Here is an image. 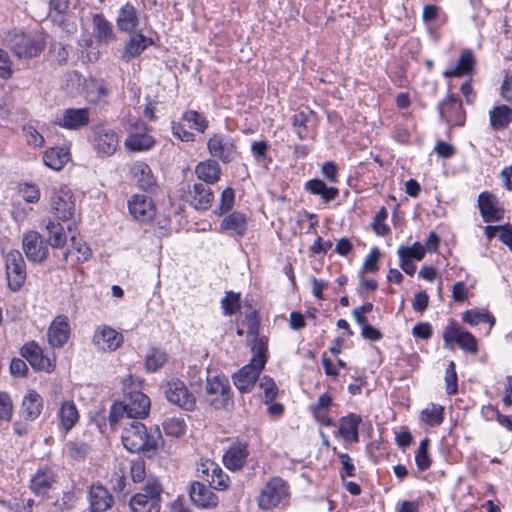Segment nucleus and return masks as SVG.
<instances>
[{"label":"nucleus","instance_id":"f257e3e1","mask_svg":"<svg viewBox=\"0 0 512 512\" xmlns=\"http://www.w3.org/2000/svg\"><path fill=\"white\" fill-rule=\"evenodd\" d=\"M123 385V401L115 402L110 410L109 422L112 429H116V425L124 417L130 420L144 418L149 414L151 406L150 399L137 387H133L131 376L124 379Z\"/></svg>","mask_w":512,"mask_h":512},{"label":"nucleus","instance_id":"f03ea898","mask_svg":"<svg viewBox=\"0 0 512 512\" xmlns=\"http://www.w3.org/2000/svg\"><path fill=\"white\" fill-rule=\"evenodd\" d=\"M253 351L254 356L250 362L233 375L234 385L242 393L249 392L254 387L267 361V347L264 342H257Z\"/></svg>","mask_w":512,"mask_h":512},{"label":"nucleus","instance_id":"7ed1b4c3","mask_svg":"<svg viewBox=\"0 0 512 512\" xmlns=\"http://www.w3.org/2000/svg\"><path fill=\"white\" fill-rule=\"evenodd\" d=\"M121 440L125 449L131 453L154 452L157 447V437L148 433L146 426L136 420L124 427Z\"/></svg>","mask_w":512,"mask_h":512},{"label":"nucleus","instance_id":"20e7f679","mask_svg":"<svg viewBox=\"0 0 512 512\" xmlns=\"http://www.w3.org/2000/svg\"><path fill=\"white\" fill-rule=\"evenodd\" d=\"M5 42L18 58L36 57L45 48V42L42 38L16 30L8 33Z\"/></svg>","mask_w":512,"mask_h":512},{"label":"nucleus","instance_id":"39448f33","mask_svg":"<svg viewBox=\"0 0 512 512\" xmlns=\"http://www.w3.org/2000/svg\"><path fill=\"white\" fill-rule=\"evenodd\" d=\"M205 399L215 409H228L233 404L228 378L223 374L208 376Z\"/></svg>","mask_w":512,"mask_h":512},{"label":"nucleus","instance_id":"423d86ee","mask_svg":"<svg viewBox=\"0 0 512 512\" xmlns=\"http://www.w3.org/2000/svg\"><path fill=\"white\" fill-rule=\"evenodd\" d=\"M162 492L163 488L157 480H148L142 491L131 498L130 507L132 511L160 512Z\"/></svg>","mask_w":512,"mask_h":512},{"label":"nucleus","instance_id":"0eeeda50","mask_svg":"<svg viewBox=\"0 0 512 512\" xmlns=\"http://www.w3.org/2000/svg\"><path fill=\"white\" fill-rule=\"evenodd\" d=\"M161 390L163 391L167 401L171 404L186 411H193L195 409L196 398L182 380L173 378L164 381L161 384Z\"/></svg>","mask_w":512,"mask_h":512},{"label":"nucleus","instance_id":"6e6552de","mask_svg":"<svg viewBox=\"0 0 512 512\" xmlns=\"http://www.w3.org/2000/svg\"><path fill=\"white\" fill-rule=\"evenodd\" d=\"M288 496L289 487L286 482L279 477H273L262 488L258 505L261 509H272L287 501Z\"/></svg>","mask_w":512,"mask_h":512},{"label":"nucleus","instance_id":"1a4fd4ad","mask_svg":"<svg viewBox=\"0 0 512 512\" xmlns=\"http://www.w3.org/2000/svg\"><path fill=\"white\" fill-rule=\"evenodd\" d=\"M209 154L224 164L234 161L238 156L235 139L223 133L213 134L207 141Z\"/></svg>","mask_w":512,"mask_h":512},{"label":"nucleus","instance_id":"9d476101","mask_svg":"<svg viewBox=\"0 0 512 512\" xmlns=\"http://www.w3.org/2000/svg\"><path fill=\"white\" fill-rule=\"evenodd\" d=\"M92 131L93 147L98 155L103 157L113 155L119 145L117 133L102 123L94 125Z\"/></svg>","mask_w":512,"mask_h":512},{"label":"nucleus","instance_id":"9b49d317","mask_svg":"<svg viewBox=\"0 0 512 512\" xmlns=\"http://www.w3.org/2000/svg\"><path fill=\"white\" fill-rule=\"evenodd\" d=\"M445 347L452 348L456 342L464 351L476 354L478 351L476 338L468 331L461 330L455 321L451 320L443 332Z\"/></svg>","mask_w":512,"mask_h":512},{"label":"nucleus","instance_id":"f8f14e48","mask_svg":"<svg viewBox=\"0 0 512 512\" xmlns=\"http://www.w3.org/2000/svg\"><path fill=\"white\" fill-rule=\"evenodd\" d=\"M6 275L8 286L18 291L26 279V265L19 250H11L6 256Z\"/></svg>","mask_w":512,"mask_h":512},{"label":"nucleus","instance_id":"ddd939ff","mask_svg":"<svg viewBox=\"0 0 512 512\" xmlns=\"http://www.w3.org/2000/svg\"><path fill=\"white\" fill-rule=\"evenodd\" d=\"M51 211L59 220H69L75 211L72 191L67 186L54 189L51 195Z\"/></svg>","mask_w":512,"mask_h":512},{"label":"nucleus","instance_id":"4468645a","mask_svg":"<svg viewBox=\"0 0 512 512\" xmlns=\"http://www.w3.org/2000/svg\"><path fill=\"white\" fill-rule=\"evenodd\" d=\"M22 247L27 259L33 263L44 262L49 254L47 242L36 231L24 233Z\"/></svg>","mask_w":512,"mask_h":512},{"label":"nucleus","instance_id":"2eb2a0df","mask_svg":"<svg viewBox=\"0 0 512 512\" xmlns=\"http://www.w3.org/2000/svg\"><path fill=\"white\" fill-rule=\"evenodd\" d=\"M90 122V111L88 108H68L61 115L57 116L54 123L68 130H80Z\"/></svg>","mask_w":512,"mask_h":512},{"label":"nucleus","instance_id":"dca6fc26","mask_svg":"<svg viewBox=\"0 0 512 512\" xmlns=\"http://www.w3.org/2000/svg\"><path fill=\"white\" fill-rule=\"evenodd\" d=\"M440 118L452 126H462L465 121V115L462 110V102L459 98L449 95L445 100L438 104Z\"/></svg>","mask_w":512,"mask_h":512},{"label":"nucleus","instance_id":"f3484780","mask_svg":"<svg viewBox=\"0 0 512 512\" xmlns=\"http://www.w3.org/2000/svg\"><path fill=\"white\" fill-rule=\"evenodd\" d=\"M92 341L98 350L115 351L121 346L123 336L113 328L103 325L96 329Z\"/></svg>","mask_w":512,"mask_h":512},{"label":"nucleus","instance_id":"a211bd4d","mask_svg":"<svg viewBox=\"0 0 512 512\" xmlns=\"http://www.w3.org/2000/svg\"><path fill=\"white\" fill-rule=\"evenodd\" d=\"M189 496L192 503L201 509H211L218 505V497L209 487L199 481L191 483Z\"/></svg>","mask_w":512,"mask_h":512},{"label":"nucleus","instance_id":"6ab92c4d","mask_svg":"<svg viewBox=\"0 0 512 512\" xmlns=\"http://www.w3.org/2000/svg\"><path fill=\"white\" fill-rule=\"evenodd\" d=\"M143 123L136 124L135 131L130 132L125 139V148L132 152H143L150 150L156 143L153 136L145 131Z\"/></svg>","mask_w":512,"mask_h":512},{"label":"nucleus","instance_id":"aec40b11","mask_svg":"<svg viewBox=\"0 0 512 512\" xmlns=\"http://www.w3.org/2000/svg\"><path fill=\"white\" fill-rule=\"evenodd\" d=\"M130 214L138 221L147 222L153 219L155 207L151 198L136 194L128 202Z\"/></svg>","mask_w":512,"mask_h":512},{"label":"nucleus","instance_id":"412c9836","mask_svg":"<svg viewBox=\"0 0 512 512\" xmlns=\"http://www.w3.org/2000/svg\"><path fill=\"white\" fill-rule=\"evenodd\" d=\"M478 207L485 222H496L503 218L504 210L499 206L495 195L490 192L479 194Z\"/></svg>","mask_w":512,"mask_h":512},{"label":"nucleus","instance_id":"4be33fe9","mask_svg":"<svg viewBox=\"0 0 512 512\" xmlns=\"http://www.w3.org/2000/svg\"><path fill=\"white\" fill-rule=\"evenodd\" d=\"M21 356L36 370L46 372L53 370V364L50 359L43 355L42 349L33 341L22 346Z\"/></svg>","mask_w":512,"mask_h":512},{"label":"nucleus","instance_id":"5701e85b","mask_svg":"<svg viewBox=\"0 0 512 512\" xmlns=\"http://www.w3.org/2000/svg\"><path fill=\"white\" fill-rule=\"evenodd\" d=\"M70 326L65 315H58L48 329V341L54 348L62 347L69 339Z\"/></svg>","mask_w":512,"mask_h":512},{"label":"nucleus","instance_id":"b1692460","mask_svg":"<svg viewBox=\"0 0 512 512\" xmlns=\"http://www.w3.org/2000/svg\"><path fill=\"white\" fill-rule=\"evenodd\" d=\"M44 408V401L42 396L35 390H29L23 397L20 415L26 421H35Z\"/></svg>","mask_w":512,"mask_h":512},{"label":"nucleus","instance_id":"393cba45","mask_svg":"<svg viewBox=\"0 0 512 512\" xmlns=\"http://www.w3.org/2000/svg\"><path fill=\"white\" fill-rule=\"evenodd\" d=\"M89 507L96 512L109 510L114 503L110 492L101 484H92L88 491Z\"/></svg>","mask_w":512,"mask_h":512},{"label":"nucleus","instance_id":"a878e982","mask_svg":"<svg viewBox=\"0 0 512 512\" xmlns=\"http://www.w3.org/2000/svg\"><path fill=\"white\" fill-rule=\"evenodd\" d=\"M93 35L100 44H109L116 40L112 23L101 13L92 16Z\"/></svg>","mask_w":512,"mask_h":512},{"label":"nucleus","instance_id":"bb28decb","mask_svg":"<svg viewBox=\"0 0 512 512\" xmlns=\"http://www.w3.org/2000/svg\"><path fill=\"white\" fill-rule=\"evenodd\" d=\"M189 203L197 210H207L211 207L214 195L209 185L196 183L189 190Z\"/></svg>","mask_w":512,"mask_h":512},{"label":"nucleus","instance_id":"cd10ccee","mask_svg":"<svg viewBox=\"0 0 512 512\" xmlns=\"http://www.w3.org/2000/svg\"><path fill=\"white\" fill-rule=\"evenodd\" d=\"M247 457V445L243 443H234L225 452L223 462L229 470L236 471L244 466Z\"/></svg>","mask_w":512,"mask_h":512},{"label":"nucleus","instance_id":"c85d7f7f","mask_svg":"<svg viewBox=\"0 0 512 512\" xmlns=\"http://www.w3.org/2000/svg\"><path fill=\"white\" fill-rule=\"evenodd\" d=\"M116 24L117 28L122 32H133L139 25L137 9L131 3L123 5L118 11Z\"/></svg>","mask_w":512,"mask_h":512},{"label":"nucleus","instance_id":"c756f323","mask_svg":"<svg viewBox=\"0 0 512 512\" xmlns=\"http://www.w3.org/2000/svg\"><path fill=\"white\" fill-rule=\"evenodd\" d=\"M362 422L361 416L350 413L339 420V435L345 441H352L357 443L359 441L358 427Z\"/></svg>","mask_w":512,"mask_h":512},{"label":"nucleus","instance_id":"7c9ffc66","mask_svg":"<svg viewBox=\"0 0 512 512\" xmlns=\"http://www.w3.org/2000/svg\"><path fill=\"white\" fill-rule=\"evenodd\" d=\"M131 173L141 189L151 191L156 187V179L147 163L135 162L131 167Z\"/></svg>","mask_w":512,"mask_h":512},{"label":"nucleus","instance_id":"2f4dec72","mask_svg":"<svg viewBox=\"0 0 512 512\" xmlns=\"http://www.w3.org/2000/svg\"><path fill=\"white\" fill-rule=\"evenodd\" d=\"M54 482L55 477L51 469H39L31 478L30 489L37 496H45Z\"/></svg>","mask_w":512,"mask_h":512},{"label":"nucleus","instance_id":"473e14b6","mask_svg":"<svg viewBox=\"0 0 512 512\" xmlns=\"http://www.w3.org/2000/svg\"><path fill=\"white\" fill-rule=\"evenodd\" d=\"M152 39L144 36L141 33H136L126 42L122 52V59L129 62L131 59L139 56L149 45Z\"/></svg>","mask_w":512,"mask_h":512},{"label":"nucleus","instance_id":"72a5a7b5","mask_svg":"<svg viewBox=\"0 0 512 512\" xmlns=\"http://www.w3.org/2000/svg\"><path fill=\"white\" fill-rule=\"evenodd\" d=\"M474 65H475L474 54H473L472 50L466 49L461 53L456 66L452 69L445 70L443 72V76L445 78H453V77H461L463 75L470 74L474 69Z\"/></svg>","mask_w":512,"mask_h":512},{"label":"nucleus","instance_id":"f704fd0d","mask_svg":"<svg viewBox=\"0 0 512 512\" xmlns=\"http://www.w3.org/2000/svg\"><path fill=\"white\" fill-rule=\"evenodd\" d=\"M195 173L200 180L205 182L204 184L209 185L220 179L221 168L215 159H208L196 166Z\"/></svg>","mask_w":512,"mask_h":512},{"label":"nucleus","instance_id":"c9c22d12","mask_svg":"<svg viewBox=\"0 0 512 512\" xmlns=\"http://www.w3.org/2000/svg\"><path fill=\"white\" fill-rule=\"evenodd\" d=\"M70 153L68 148L66 147H53L48 150L43 155L44 164L55 170H61L64 165L69 161Z\"/></svg>","mask_w":512,"mask_h":512},{"label":"nucleus","instance_id":"e433bc0d","mask_svg":"<svg viewBox=\"0 0 512 512\" xmlns=\"http://www.w3.org/2000/svg\"><path fill=\"white\" fill-rule=\"evenodd\" d=\"M490 126L500 131L506 129L512 122V109L507 105H499L489 111Z\"/></svg>","mask_w":512,"mask_h":512},{"label":"nucleus","instance_id":"4c0bfd02","mask_svg":"<svg viewBox=\"0 0 512 512\" xmlns=\"http://www.w3.org/2000/svg\"><path fill=\"white\" fill-rule=\"evenodd\" d=\"M221 228L230 234L242 236L247 229V218L240 212H233L222 220Z\"/></svg>","mask_w":512,"mask_h":512},{"label":"nucleus","instance_id":"58836bf2","mask_svg":"<svg viewBox=\"0 0 512 512\" xmlns=\"http://www.w3.org/2000/svg\"><path fill=\"white\" fill-rule=\"evenodd\" d=\"M305 188L311 194L319 195L325 203L334 200L339 194V190L337 188L327 187V185L320 179L307 181Z\"/></svg>","mask_w":512,"mask_h":512},{"label":"nucleus","instance_id":"ea45409f","mask_svg":"<svg viewBox=\"0 0 512 512\" xmlns=\"http://www.w3.org/2000/svg\"><path fill=\"white\" fill-rule=\"evenodd\" d=\"M59 418L62 429L70 431L79 419L78 410L72 401H64L59 410Z\"/></svg>","mask_w":512,"mask_h":512},{"label":"nucleus","instance_id":"a19ab883","mask_svg":"<svg viewBox=\"0 0 512 512\" xmlns=\"http://www.w3.org/2000/svg\"><path fill=\"white\" fill-rule=\"evenodd\" d=\"M48 234V242L53 248H63L67 241V235L61 223L48 219L45 224Z\"/></svg>","mask_w":512,"mask_h":512},{"label":"nucleus","instance_id":"79ce46f5","mask_svg":"<svg viewBox=\"0 0 512 512\" xmlns=\"http://www.w3.org/2000/svg\"><path fill=\"white\" fill-rule=\"evenodd\" d=\"M84 91L87 100L91 103H97L108 94L104 81L97 79L87 80L84 85Z\"/></svg>","mask_w":512,"mask_h":512},{"label":"nucleus","instance_id":"37998d69","mask_svg":"<svg viewBox=\"0 0 512 512\" xmlns=\"http://www.w3.org/2000/svg\"><path fill=\"white\" fill-rule=\"evenodd\" d=\"M444 408L441 405L430 403L421 411V420L430 427L439 426L443 422Z\"/></svg>","mask_w":512,"mask_h":512},{"label":"nucleus","instance_id":"c03bdc74","mask_svg":"<svg viewBox=\"0 0 512 512\" xmlns=\"http://www.w3.org/2000/svg\"><path fill=\"white\" fill-rule=\"evenodd\" d=\"M182 120L189 124V127L204 133L209 126L206 116L196 110H187L182 114Z\"/></svg>","mask_w":512,"mask_h":512},{"label":"nucleus","instance_id":"a18cd8bd","mask_svg":"<svg viewBox=\"0 0 512 512\" xmlns=\"http://www.w3.org/2000/svg\"><path fill=\"white\" fill-rule=\"evenodd\" d=\"M463 322L476 326L480 323H489L490 327L495 324V318L489 313L480 312L478 310H467L462 314Z\"/></svg>","mask_w":512,"mask_h":512},{"label":"nucleus","instance_id":"49530a36","mask_svg":"<svg viewBox=\"0 0 512 512\" xmlns=\"http://www.w3.org/2000/svg\"><path fill=\"white\" fill-rule=\"evenodd\" d=\"M167 354L159 349H151L150 353L146 356L145 365L148 371L156 372L164 366L167 362Z\"/></svg>","mask_w":512,"mask_h":512},{"label":"nucleus","instance_id":"de8ad7c7","mask_svg":"<svg viewBox=\"0 0 512 512\" xmlns=\"http://www.w3.org/2000/svg\"><path fill=\"white\" fill-rule=\"evenodd\" d=\"M51 21L60 27L67 34H74L77 31L75 22L67 13L49 14Z\"/></svg>","mask_w":512,"mask_h":512},{"label":"nucleus","instance_id":"09e8293b","mask_svg":"<svg viewBox=\"0 0 512 512\" xmlns=\"http://www.w3.org/2000/svg\"><path fill=\"white\" fill-rule=\"evenodd\" d=\"M68 457L73 460H84L90 451V447L84 442H69L65 446Z\"/></svg>","mask_w":512,"mask_h":512},{"label":"nucleus","instance_id":"8fccbe9b","mask_svg":"<svg viewBox=\"0 0 512 512\" xmlns=\"http://www.w3.org/2000/svg\"><path fill=\"white\" fill-rule=\"evenodd\" d=\"M428 445H429V439L425 438L423 439L418 447V450L415 455V461L417 464V467L421 471L427 470L431 465V460L428 455Z\"/></svg>","mask_w":512,"mask_h":512},{"label":"nucleus","instance_id":"3c124183","mask_svg":"<svg viewBox=\"0 0 512 512\" xmlns=\"http://www.w3.org/2000/svg\"><path fill=\"white\" fill-rule=\"evenodd\" d=\"M221 306L225 315L235 314L240 309V294L232 291L226 292L225 297L221 301Z\"/></svg>","mask_w":512,"mask_h":512},{"label":"nucleus","instance_id":"603ef678","mask_svg":"<svg viewBox=\"0 0 512 512\" xmlns=\"http://www.w3.org/2000/svg\"><path fill=\"white\" fill-rule=\"evenodd\" d=\"M163 427L167 435L175 437H181L186 432L185 421L181 418H170L164 422Z\"/></svg>","mask_w":512,"mask_h":512},{"label":"nucleus","instance_id":"864d4df0","mask_svg":"<svg viewBox=\"0 0 512 512\" xmlns=\"http://www.w3.org/2000/svg\"><path fill=\"white\" fill-rule=\"evenodd\" d=\"M308 116L305 112H297L292 117V126L299 139L303 140L308 137L307 130Z\"/></svg>","mask_w":512,"mask_h":512},{"label":"nucleus","instance_id":"5fc2aeb1","mask_svg":"<svg viewBox=\"0 0 512 512\" xmlns=\"http://www.w3.org/2000/svg\"><path fill=\"white\" fill-rule=\"evenodd\" d=\"M387 216L388 213L384 207H382L374 216L372 226L377 235L384 236L390 232V228L385 223Z\"/></svg>","mask_w":512,"mask_h":512},{"label":"nucleus","instance_id":"6e6d98bb","mask_svg":"<svg viewBox=\"0 0 512 512\" xmlns=\"http://www.w3.org/2000/svg\"><path fill=\"white\" fill-rule=\"evenodd\" d=\"M206 482L210 488L223 491L229 487L230 479L227 474L220 468V472H216L211 478H206Z\"/></svg>","mask_w":512,"mask_h":512},{"label":"nucleus","instance_id":"4d7b16f0","mask_svg":"<svg viewBox=\"0 0 512 512\" xmlns=\"http://www.w3.org/2000/svg\"><path fill=\"white\" fill-rule=\"evenodd\" d=\"M260 388L264 392L265 403L268 404L276 398L278 389L272 378L264 376L260 381Z\"/></svg>","mask_w":512,"mask_h":512},{"label":"nucleus","instance_id":"13d9d810","mask_svg":"<svg viewBox=\"0 0 512 512\" xmlns=\"http://www.w3.org/2000/svg\"><path fill=\"white\" fill-rule=\"evenodd\" d=\"M13 415V404L10 396L6 393L0 394V420L10 421Z\"/></svg>","mask_w":512,"mask_h":512},{"label":"nucleus","instance_id":"bf43d9fd","mask_svg":"<svg viewBox=\"0 0 512 512\" xmlns=\"http://www.w3.org/2000/svg\"><path fill=\"white\" fill-rule=\"evenodd\" d=\"M199 476L206 481V478H211L218 471L220 472V466L210 459L202 461L197 469Z\"/></svg>","mask_w":512,"mask_h":512},{"label":"nucleus","instance_id":"052dcab7","mask_svg":"<svg viewBox=\"0 0 512 512\" xmlns=\"http://www.w3.org/2000/svg\"><path fill=\"white\" fill-rule=\"evenodd\" d=\"M445 381L448 394H455L457 392V374L454 362H450L446 368Z\"/></svg>","mask_w":512,"mask_h":512},{"label":"nucleus","instance_id":"680f3d73","mask_svg":"<svg viewBox=\"0 0 512 512\" xmlns=\"http://www.w3.org/2000/svg\"><path fill=\"white\" fill-rule=\"evenodd\" d=\"M13 74L12 62L7 51L0 48V77L9 79Z\"/></svg>","mask_w":512,"mask_h":512},{"label":"nucleus","instance_id":"e2e57ef3","mask_svg":"<svg viewBox=\"0 0 512 512\" xmlns=\"http://www.w3.org/2000/svg\"><path fill=\"white\" fill-rule=\"evenodd\" d=\"M171 130L174 136L184 142H193L195 141V135L186 130L181 123L172 122Z\"/></svg>","mask_w":512,"mask_h":512},{"label":"nucleus","instance_id":"0e129e2a","mask_svg":"<svg viewBox=\"0 0 512 512\" xmlns=\"http://www.w3.org/2000/svg\"><path fill=\"white\" fill-rule=\"evenodd\" d=\"M234 199L235 193L232 188L228 187L222 192L221 201L219 205V211L221 214L229 211L232 208L234 204Z\"/></svg>","mask_w":512,"mask_h":512},{"label":"nucleus","instance_id":"69168bd1","mask_svg":"<svg viewBox=\"0 0 512 512\" xmlns=\"http://www.w3.org/2000/svg\"><path fill=\"white\" fill-rule=\"evenodd\" d=\"M398 249H404L405 256L409 259L422 260L425 256V247L419 242H415L411 247L400 246Z\"/></svg>","mask_w":512,"mask_h":512},{"label":"nucleus","instance_id":"338daca9","mask_svg":"<svg viewBox=\"0 0 512 512\" xmlns=\"http://www.w3.org/2000/svg\"><path fill=\"white\" fill-rule=\"evenodd\" d=\"M379 257H380V251L378 248L374 247L371 252L369 253V255L367 256V258L365 259V262H364V265H363V270L365 272H376L378 271V260H379Z\"/></svg>","mask_w":512,"mask_h":512},{"label":"nucleus","instance_id":"774afa93","mask_svg":"<svg viewBox=\"0 0 512 512\" xmlns=\"http://www.w3.org/2000/svg\"><path fill=\"white\" fill-rule=\"evenodd\" d=\"M412 334L416 338L427 340L431 338L433 334V329L429 323L420 322L413 327Z\"/></svg>","mask_w":512,"mask_h":512}]
</instances>
